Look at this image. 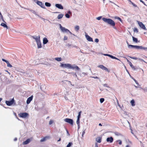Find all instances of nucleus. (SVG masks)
<instances>
[{"label": "nucleus", "instance_id": "nucleus-1", "mask_svg": "<svg viewBox=\"0 0 147 147\" xmlns=\"http://www.w3.org/2000/svg\"><path fill=\"white\" fill-rule=\"evenodd\" d=\"M102 20L104 22L112 26L114 28L116 29V27H115V22L112 19L110 18H103Z\"/></svg>", "mask_w": 147, "mask_h": 147}, {"label": "nucleus", "instance_id": "nucleus-2", "mask_svg": "<svg viewBox=\"0 0 147 147\" xmlns=\"http://www.w3.org/2000/svg\"><path fill=\"white\" fill-rule=\"evenodd\" d=\"M19 116L20 117L22 118H26V117L29 116V114L26 113H21L18 114Z\"/></svg>", "mask_w": 147, "mask_h": 147}, {"label": "nucleus", "instance_id": "nucleus-3", "mask_svg": "<svg viewBox=\"0 0 147 147\" xmlns=\"http://www.w3.org/2000/svg\"><path fill=\"white\" fill-rule=\"evenodd\" d=\"M64 121L65 122L69 123L71 125H73L74 121L72 119L67 118L64 119Z\"/></svg>", "mask_w": 147, "mask_h": 147}, {"label": "nucleus", "instance_id": "nucleus-4", "mask_svg": "<svg viewBox=\"0 0 147 147\" xmlns=\"http://www.w3.org/2000/svg\"><path fill=\"white\" fill-rule=\"evenodd\" d=\"M60 66L63 68H67L71 69V65L70 64H63L61 63Z\"/></svg>", "mask_w": 147, "mask_h": 147}, {"label": "nucleus", "instance_id": "nucleus-5", "mask_svg": "<svg viewBox=\"0 0 147 147\" xmlns=\"http://www.w3.org/2000/svg\"><path fill=\"white\" fill-rule=\"evenodd\" d=\"M133 48L136 49H140L147 51V47H143L142 46L134 45Z\"/></svg>", "mask_w": 147, "mask_h": 147}, {"label": "nucleus", "instance_id": "nucleus-6", "mask_svg": "<svg viewBox=\"0 0 147 147\" xmlns=\"http://www.w3.org/2000/svg\"><path fill=\"white\" fill-rule=\"evenodd\" d=\"M14 102V100L13 98L10 101L6 100L5 101L6 104L8 106H10L13 105Z\"/></svg>", "mask_w": 147, "mask_h": 147}, {"label": "nucleus", "instance_id": "nucleus-7", "mask_svg": "<svg viewBox=\"0 0 147 147\" xmlns=\"http://www.w3.org/2000/svg\"><path fill=\"white\" fill-rule=\"evenodd\" d=\"M36 3L38 5L40 6L41 8L45 9H46V7L44 5V3H43L42 2L39 1H37V2H36Z\"/></svg>", "mask_w": 147, "mask_h": 147}, {"label": "nucleus", "instance_id": "nucleus-8", "mask_svg": "<svg viewBox=\"0 0 147 147\" xmlns=\"http://www.w3.org/2000/svg\"><path fill=\"white\" fill-rule=\"evenodd\" d=\"M98 67L108 72H109L110 71L106 67L102 65H99L98 66Z\"/></svg>", "mask_w": 147, "mask_h": 147}, {"label": "nucleus", "instance_id": "nucleus-9", "mask_svg": "<svg viewBox=\"0 0 147 147\" xmlns=\"http://www.w3.org/2000/svg\"><path fill=\"white\" fill-rule=\"evenodd\" d=\"M59 27L61 30L63 32H67L68 31H69V30L65 28L64 27H63L61 24H59Z\"/></svg>", "mask_w": 147, "mask_h": 147}, {"label": "nucleus", "instance_id": "nucleus-10", "mask_svg": "<svg viewBox=\"0 0 147 147\" xmlns=\"http://www.w3.org/2000/svg\"><path fill=\"white\" fill-rule=\"evenodd\" d=\"M85 36L86 37V39L89 41L90 42H93V40L92 38L89 36L87 34L86 32H85Z\"/></svg>", "mask_w": 147, "mask_h": 147}, {"label": "nucleus", "instance_id": "nucleus-11", "mask_svg": "<svg viewBox=\"0 0 147 147\" xmlns=\"http://www.w3.org/2000/svg\"><path fill=\"white\" fill-rule=\"evenodd\" d=\"M138 25H139V26L140 27V28H142L144 30H146L145 26L143 24V23L142 22H140L138 21Z\"/></svg>", "mask_w": 147, "mask_h": 147}, {"label": "nucleus", "instance_id": "nucleus-12", "mask_svg": "<svg viewBox=\"0 0 147 147\" xmlns=\"http://www.w3.org/2000/svg\"><path fill=\"white\" fill-rule=\"evenodd\" d=\"M106 141L107 142L112 143L113 141V138L112 137H108L107 138Z\"/></svg>", "mask_w": 147, "mask_h": 147}, {"label": "nucleus", "instance_id": "nucleus-13", "mask_svg": "<svg viewBox=\"0 0 147 147\" xmlns=\"http://www.w3.org/2000/svg\"><path fill=\"white\" fill-rule=\"evenodd\" d=\"M34 39H35L36 42H38L40 40V36H31Z\"/></svg>", "mask_w": 147, "mask_h": 147}, {"label": "nucleus", "instance_id": "nucleus-14", "mask_svg": "<svg viewBox=\"0 0 147 147\" xmlns=\"http://www.w3.org/2000/svg\"><path fill=\"white\" fill-rule=\"evenodd\" d=\"M55 6L56 7L59 9H63V6L60 4H56L55 5Z\"/></svg>", "mask_w": 147, "mask_h": 147}, {"label": "nucleus", "instance_id": "nucleus-15", "mask_svg": "<svg viewBox=\"0 0 147 147\" xmlns=\"http://www.w3.org/2000/svg\"><path fill=\"white\" fill-rule=\"evenodd\" d=\"M33 96H32L28 98L26 101V103L28 104H29L31 101L32 100Z\"/></svg>", "mask_w": 147, "mask_h": 147}, {"label": "nucleus", "instance_id": "nucleus-16", "mask_svg": "<svg viewBox=\"0 0 147 147\" xmlns=\"http://www.w3.org/2000/svg\"><path fill=\"white\" fill-rule=\"evenodd\" d=\"M127 62L129 64L130 66L134 70H136V68L127 59Z\"/></svg>", "mask_w": 147, "mask_h": 147}, {"label": "nucleus", "instance_id": "nucleus-17", "mask_svg": "<svg viewBox=\"0 0 147 147\" xmlns=\"http://www.w3.org/2000/svg\"><path fill=\"white\" fill-rule=\"evenodd\" d=\"M69 15H71L72 13L69 10L68 11L67 13L65 14V16L66 18H70Z\"/></svg>", "mask_w": 147, "mask_h": 147}, {"label": "nucleus", "instance_id": "nucleus-18", "mask_svg": "<svg viewBox=\"0 0 147 147\" xmlns=\"http://www.w3.org/2000/svg\"><path fill=\"white\" fill-rule=\"evenodd\" d=\"M71 69H76L78 71L80 70V68L77 65H75L74 66H73L71 65Z\"/></svg>", "mask_w": 147, "mask_h": 147}, {"label": "nucleus", "instance_id": "nucleus-19", "mask_svg": "<svg viewBox=\"0 0 147 147\" xmlns=\"http://www.w3.org/2000/svg\"><path fill=\"white\" fill-rule=\"evenodd\" d=\"M129 57L130 58L133 59H135V60H137V59H138L140 61H144V60L143 59H139L136 57Z\"/></svg>", "mask_w": 147, "mask_h": 147}, {"label": "nucleus", "instance_id": "nucleus-20", "mask_svg": "<svg viewBox=\"0 0 147 147\" xmlns=\"http://www.w3.org/2000/svg\"><path fill=\"white\" fill-rule=\"evenodd\" d=\"M30 139H27L26 141L24 142L23 143V145H26L28 143L30 142Z\"/></svg>", "mask_w": 147, "mask_h": 147}, {"label": "nucleus", "instance_id": "nucleus-21", "mask_svg": "<svg viewBox=\"0 0 147 147\" xmlns=\"http://www.w3.org/2000/svg\"><path fill=\"white\" fill-rule=\"evenodd\" d=\"M36 43H37V46H38V47H37L38 48V49L42 47V46L41 44V42L40 41V40L38 41V42H36Z\"/></svg>", "mask_w": 147, "mask_h": 147}, {"label": "nucleus", "instance_id": "nucleus-22", "mask_svg": "<svg viewBox=\"0 0 147 147\" xmlns=\"http://www.w3.org/2000/svg\"><path fill=\"white\" fill-rule=\"evenodd\" d=\"M48 42V40L46 38H43V43L44 45L46 44Z\"/></svg>", "mask_w": 147, "mask_h": 147}, {"label": "nucleus", "instance_id": "nucleus-23", "mask_svg": "<svg viewBox=\"0 0 147 147\" xmlns=\"http://www.w3.org/2000/svg\"><path fill=\"white\" fill-rule=\"evenodd\" d=\"M1 25L4 28H5L7 29H8L9 28V27L7 26V25L5 23H2L1 24Z\"/></svg>", "mask_w": 147, "mask_h": 147}, {"label": "nucleus", "instance_id": "nucleus-24", "mask_svg": "<svg viewBox=\"0 0 147 147\" xmlns=\"http://www.w3.org/2000/svg\"><path fill=\"white\" fill-rule=\"evenodd\" d=\"M132 38L133 39V40L134 42H135L137 43L138 42H139V41H138V39L137 38H136L134 36H132Z\"/></svg>", "mask_w": 147, "mask_h": 147}, {"label": "nucleus", "instance_id": "nucleus-25", "mask_svg": "<svg viewBox=\"0 0 147 147\" xmlns=\"http://www.w3.org/2000/svg\"><path fill=\"white\" fill-rule=\"evenodd\" d=\"M101 138L100 137H98L96 138V141L98 143H100L101 142Z\"/></svg>", "mask_w": 147, "mask_h": 147}, {"label": "nucleus", "instance_id": "nucleus-26", "mask_svg": "<svg viewBox=\"0 0 147 147\" xmlns=\"http://www.w3.org/2000/svg\"><path fill=\"white\" fill-rule=\"evenodd\" d=\"M63 14L62 13L59 14L57 16V18L58 19H61L63 18Z\"/></svg>", "mask_w": 147, "mask_h": 147}, {"label": "nucleus", "instance_id": "nucleus-27", "mask_svg": "<svg viewBox=\"0 0 147 147\" xmlns=\"http://www.w3.org/2000/svg\"><path fill=\"white\" fill-rule=\"evenodd\" d=\"M87 74H88L87 73H85L84 72H83L80 74V76L82 77H84L85 75H87Z\"/></svg>", "mask_w": 147, "mask_h": 147}, {"label": "nucleus", "instance_id": "nucleus-28", "mask_svg": "<svg viewBox=\"0 0 147 147\" xmlns=\"http://www.w3.org/2000/svg\"><path fill=\"white\" fill-rule=\"evenodd\" d=\"M45 5L47 7H50L51 6V4L49 2H46L45 3Z\"/></svg>", "mask_w": 147, "mask_h": 147}, {"label": "nucleus", "instance_id": "nucleus-29", "mask_svg": "<svg viewBox=\"0 0 147 147\" xmlns=\"http://www.w3.org/2000/svg\"><path fill=\"white\" fill-rule=\"evenodd\" d=\"M130 103L132 106H134L135 105V101L134 100H132L131 101Z\"/></svg>", "mask_w": 147, "mask_h": 147}, {"label": "nucleus", "instance_id": "nucleus-30", "mask_svg": "<svg viewBox=\"0 0 147 147\" xmlns=\"http://www.w3.org/2000/svg\"><path fill=\"white\" fill-rule=\"evenodd\" d=\"M130 77L134 81L136 84H137L138 86H140V85L138 83V82L134 78H133L132 76H130Z\"/></svg>", "mask_w": 147, "mask_h": 147}, {"label": "nucleus", "instance_id": "nucleus-31", "mask_svg": "<svg viewBox=\"0 0 147 147\" xmlns=\"http://www.w3.org/2000/svg\"><path fill=\"white\" fill-rule=\"evenodd\" d=\"M30 10L32 13H33L34 14H35L36 15V16H38V17H39V15H38V14H37V13L36 11H34V10H32V9Z\"/></svg>", "mask_w": 147, "mask_h": 147}, {"label": "nucleus", "instance_id": "nucleus-32", "mask_svg": "<svg viewBox=\"0 0 147 147\" xmlns=\"http://www.w3.org/2000/svg\"><path fill=\"white\" fill-rule=\"evenodd\" d=\"M115 19H117L119 20L121 22H122V20L120 18L116 16L115 17Z\"/></svg>", "mask_w": 147, "mask_h": 147}, {"label": "nucleus", "instance_id": "nucleus-33", "mask_svg": "<svg viewBox=\"0 0 147 147\" xmlns=\"http://www.w3.org/2000/svg\"><path fill=\"white\" fill-rule=\"evenodd\" d=\"M73 145V143L71 142H69L68 144L67 145L66 147H71V146Z\"/></svg>", "mask_w": 147, "mask_h": 147}, {"label": "nucleus", "instance_id": "nucleus-34", "mask_svg": "<svg viewBox=\"0 0 147 147\" xmlns=\"http://www.w3.org/2000/svg\"><path fill=\"white\" fill-rule=\"evenodd\" d=\"M80 119L77 118L76 121V123L78 125V126H79L80 125Z\"/></svg>", "mask_w": 147, "mask_h": 147}, {"label": "nucleus", "instance_id": "nucleus-35", "mask_svg": "<svg viewBox=\"0 0 147 147\" xmlns=\"http://www.w3.org/2000/svg\"><path fill=\"white\" fill-rule=\"evenodd\" d=\"M79 29V27L78 26H76L75 28V30L76 31H78Z\"/></svg>", "mask_w": 147, "mask_h": 147}, {"label": "nucleus", "instance_id": "nucleus-36", "mask_svg": "<svg viewBox=\"0 0 147 147\" xmlns=\"http://www.w3.org/2000/svg\"><path fill=\"white\" fill-rule=\"evenodd\" d=\"M71 74H72L73 76L75 77H77V76L76 73L72 72L71 73Z\"/></svg>", "mask_w": 147, "mask_h": 147}, {"label": "nucleus", "instance_id": "nucleus-37", "mask_svg": "<svg viewBox=\"0 0 147 147\" xmlns=\"http://www.w3.org/2000/svg\"><path fill=\"white\" fill-rule=\"evenodd\" d=\"M81 112H82L81 111L79 112L78 115L77 117V118L80 119L81 117Z\"/></svg>", "mask_w": 147, "mask_h": 147}, {"label": "nucleus", "instance_id": "nucleus-38", "mask_svg": "<svg viewBox=\"0 0 147 147\" xmlns=\"http://www.w3.org/2000/svg\"><path fill=\"white\" fill-rule=\"evenodd\" d=\"M103 55H104L105 56H109V57H110L111 58L112 57V55H109V54H103Z\"/></svg>", "mask_w": 147, "mask_h": 147}, {"label": "nucleus", "instance_id": "nucleus-39", "mask_svg": "<svg viewBox=\"0 0 147 147\" xmlns=\"http://www.w3.org/2000/svg\"><path fill=\"white\" fill-rule=\"evenodd\" d=\"M55 59L58 61H60L61 60V57H57L55 58Z\"/></svg>", "mask_w": 147, "mask_h": 147}, {"label": "nucleus", "instance_id": "nucleus-40", "mask_svg": "<svg viewBox=\"0 0 147 147\" xmlns=\"http://www.w3.org/2000/svg\"><path fill=\"white\" fill-rule=\"evenodd\" d=\"M105 100V99L103 98H101L100 99V101L101 103H102Z\"/></svg>", "mask_w": 147, "mask_h": 147}, {"label": "nucleus", "instance_id": "nucleus-41", "mask_svg": "<svg viewBox=\"0 0 147 147\" xmlns=\"http://www.w3.org/2000/svg\"><path fill=\"white\" fill-rule=\"evenodd\" d=\"M7 66L9 67H12V66L9 63V62L7 63Z\"/></svg>", "mask_w": 147, "mask_h": 147}, {"label": "nucleus", "instance_id": "nucleus-42", "mask_svg": "<svg viewBox=\"0 0 147 147\" xmlns=\"http://www.w3.org/2000/svg\"><path fill=\"white\" fill-rule=\"evenodd\" d=\"M46 137H44V138L41 139L40 141L41 142H43L45 141L46 140Z\"/></svg>", "mask_w": 147, "mask_h": 147}, {"label": "nucleus", "instance_id": "nucleus-43", "mask_svg": "<svg viewBox=\"0 0 147 147\" xmlns=\"http://www.w3.org/2000/svg\"><path fill=\"white\" fill-rule=\"evenodd\" d=\"M134 32H136L138 33V30L136 28H134Z\"/></svg>", "mask_w": 147, "mask_h": 147}, {"label": "nucleus", "instance_id": "nucleus-44", "mask_svg": "<svg viewBox=\"0 0 147 147\" xmlns=\"http://www.w3.org/2000/svg\"><path fill=\"white\" fill-rule=\"evenodd\" d=\"M111 58L112 59H116L117 60H118L120 61V60L119 59L117 58L116 57H115V56H113V55H112V57Z\"/></svg>", "mask_w": 147, "mask_h": 147}, {"label": "nucleus", "instance_id": "nucleus-45", "mask_svg": "<svg viewBox=\"0 0 147 147\" xmlns=\"http://www.w3.org/2000/svg\"><path fill=\"white\" fill-rule=\"evenodd\" d=\"M134 46V45H128V47L129 48H133Z\"/></svg>", "mask_w": 147, "mask_h": 147}, {"label": "nucleus", "instance_id": "nucleus-46", "mask_svg": "<svg viewBox=\"0 0 147 147\" xmlns=\"http://www.w3.org/2000/svg\"><path fill=\"white\" fill-rule=\"evenodd\" d=\"M117 142H118L119 144L120 145H121L122 144V141L120 140H117Z\"/></svg>", "mask_w": 147, "mask_h": 147}, {"label": "nucleus", "instance_id": "nucleus-47", "mask_svg": "<svg viewBox=\"0 0 147 147\" xmlns=\"http://www.w3.org/2000/svg\"><path fill=\"white\" fill-rule=\"evenodd\" d=\"M131 3L132 5L134 6L135 7H138L137 5L136 4L133 3L132 2H131Z\"/></svg>", "mask_w": 147, "mask_h": 147}, {"label": "nucleus", "instance_id": "nucleus-48", "mask_svg": "<svg viewBox=\"0 0 147 147\" xmlns=\"http://www.w3.org/2000/svg\"><path fill=\"white\" fill-rule=\"evenodd\" d=\"M103 86H104V87H107V88H109V86H108V85L107 84H103Z\"/></svg>", "mask_w": 147, "mask_h": 147}, {"label": "nucleus", "instance_id": "nucleus-49", "mask_svg": "<svg viewBox=\"0 0 147 147\" xmlns=\"http://www.w3.org/2000/svg\"><path fill=\"white\" fill-rule=\"evenodd\" d=\"M2 60L3 61L5 62L6 63H8V62H9L8 61L6 60L3 59H2Z\"/></svg>", "mask_w": 147, "mask_h": 147}, {"label": "nucleus", "instance_id": "nucleus-50", "mask_svg": "<svg viewBox=\"0 0 147 147\" xmlns=\"http://www.w3.org/2000/svg\"><path fill=\"white\" fill-rule=\"evenodd\" d=\"M53 123V121L51 120L49 121V125H51Z\"/></svg>", "mask_w": 147, "mask_h": 147}, {"label": "nucleus", "instance_id": "nucleus-51", "mask_svg": "<svg viewBox=\"0 0 147 147\" xmlns=\"http://www.w3.org/2000/svg\"><path fill=\"white\" fill-rule=\"evenodd\" d=\"M85 130H86V129H85L83 131V132H82V137H83V135L85 133Z\"/></svg>", "mask_w": 147, "mask_h": 147}, {"label": "nucleus", "instance_id": "nucleus-52", "mask_svg": "<svg viewBox=\"0 0 147 147\" xmlns=\"http://www.w3.org/2000/svg\"><path fill=\"white\" fill-rule=\"evenodd\" d=\"M102 18V16H99L98 17L96 18V19L98 20H100V19L101 18Z\"/></svg>", "mask_w": 147, "mask_h": 147}, {"label": "nucleus", "instance_id": "nucleus-53", "mask_svg": "<svg viewBox=\"0 0 147 147\" xmlns=\"http://www.w3.org/2000/svg\"><path fill=\"white\" fill-rule=\"evenodd\" d=\"M65 81L66 82H69V84H70L71 85H72V86H74V85H72L71 84V82L70 81H67V80H65Z\"/></svg>", "mask_w": 147, "mask_h": 147}, {"label": "nucleus", "instance_id": "nucleus-54", "mask_svg": "<svg viewBox=\"0 0 147 147\" xmlns=\"http://www.w3.org/2000/svg\"><path fill=\"white\" fill-rule=\"evenodd\" d=\"M67 38H68V37L67 36H65L64 37V40H67Z\"/></svg>", "mask_w": 147, "mask_h": 147}, {"label": "nucleus", "instance_id": "nucleus-55", "mask_svg": "<svg viewBox=\"0 0 147 147\" xmlns=\"http://www.w3.org/2000/svg\"><path fill=\"white\" fill-rule=\"evenodd\" d=\"M140 1L141 2H142L143 3V4L144 5H145L146 6H147L146 5L145 3L144 2V1H143L142 0H140Z\"/></svg>", "mask_w": 147, "mask_h": 147}, {"label": "nucleus", "instance_id": "nucleus-56", "mask_svg": "<svg viewBox=\"0 0 147 147\" xmlns=\"http://www.w3.org/2000/svg\"><path fill=\"white\" fill-rule=\"evenodd\" d=\"M95 42L97 43L98 42H99V40L98 39V38H96L95 39Z\"/></svg>", "mask_w": 147, "mask_h": 147}, {"label": "nucleus", "instance_id": "nucleus-57", "mask_svg": "<svg viewBox=\"0 0 147 147\" xmlns=\"http://www.w3.org/2000/svg\"><path fill=\"white\" fill-rule=\"evenodd\" d=\"M72 47H75L77 49H78V47L76 45H72Z\"/></svg>", "mask_w": 147, "mask_h": 147}, {"label": "nucleus", "instance_id": "nucleus-58", "mask_svg": "<svg viewBox=\"0 0 147 147\" xmlns=\"http://www.w3.org/2000/svg\"><path fill=\"white\" fill-rule=\"evenodd\" d=\"M72 45H70L69 44H68L67 45V47H69L70 46H72Z\"/></svg>", "mask_w": 147, "mask_h": 147}, {"label": "nucleus", "instance_id": "nucleus-59", "mask_svg": "<svg viewBox=\"0 0 147 147\" xmlns=\"http://www.w3.org/2000/svg\"><path fill=\"white\" fill-rule=\"evenodd\" d=\"M109 2L110 3H113V4H114V5H116L118 7H119V6L117 5H116V4H115L114 3H113V2L112 1H109Z\"/></svg>", "mask_w": 147, "mask_h": 147}, {"label": "nucleus", "instance_id": "nucleus-60", "mask_svg": "<svg viewBox=\"0 0 147 147\" xmlns=\"http://www.w3.org/2000/svg\"><path fill=\"white\" fill-rule=\"evenodd\" d=\"M98 147V144L96 143L95 144V147Z\"/></svg>", "mask_w": 147, "mask_h": 147}, {"label": "nucleus", "instance_id": "nucleus-61", "mask_svg": "<svg viewBox=\"0 0 147 147\" xmlns=\"http://www.w3.org/2000/svg\"><path fill=\"white\" fill-rule=\"evenodd\" d=\"M130 129L131 130V133H132V134H133L134 135V133L133 132V131H132V129L131 128H130Z\"/></svg>", "mask_w": 147, "mask_h": 147}, {"label": "nucleus", "instance_id": "nucleus-62", "mask_svg": "<svg viewBox=\"0 0 147 147\" xmlns=\"http://www.w3.org/2000/svg\"><path fill=\"white\" fill-rule=\"evenodd\" d=\"M143 90H144L145 91L147 92V89L146 88H144Z\"/></svg>", "mask_w": 147, "mask_h": 147}, {"label": "nucleus", "instance_id": "nucleus-63", "mask_svg": "<svg viewBox=\"0 0 147 147\" xmlns=\"http://www.w3.org/2000/svg\"><path fill=\"white\" fill-rule=\"evenodd\" d=\"M17 138H14V141H17Z\"/></svg>", "mask_w": 147, "mask_h": 147}, {"label": "nucleus", "instance_id": "nucleus-64", "mask_svg": "<svg viewBox=\"0 0 147 147\" xmlns=\"http://www.w3.org/2000/svg\"><path fill=\"white\" fill-rule=\"evenodd\" d=\"M92 77L94 78H95L98 79V78L97 76H96V77Z\"/></svg>", "mask_w": 147, "mask_h": 147}]
</instances>
